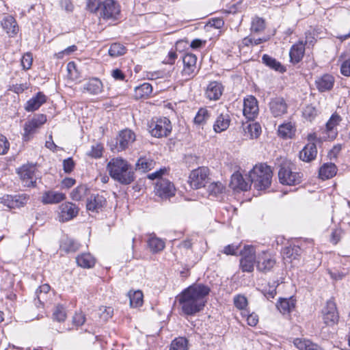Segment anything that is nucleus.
<instances>
[{"mask_svg":"<svg viewBox=\"0 0 350 350\" xmlns=\"http://www.w3.org/2000/svg\"><path fill=\"white\" fill-rule=\"evenodd\" d=\"M210 293L208 286L197 284L185 288L176 299L181 311L186 315H193L203 310Z\"/></svg>","mask_w":350,"mask_h":350,"instance_id":"f257e3e1","label":"nucleus"},{"mask_svg":"<svg viewBox=\"0 0 350 350\" xmlns=\"http://www.w3.org/2000/svg\"><path fill=\"white\" fill-rule=\"evenodd\" d=\"M107 169L111 177L122 185H129L135 180L133 167L121 157L111 159Z\"/></svg>","mask_w":350,"mask_h":350,"instance_id":"f03ea898","label":"nucleus"},{"mask_svg":"<svg viewBox=\"0 0 350 350\" xmlns=\"http://www.w3.org/2000/svg\"><path fill=\"white\" fill-rule=\"evenodd\" d=\"M273 172L270 166L265 163L256 165L248 174V179L256 189L265 190L271 184Z\"/></svg>","mask_w":350,"mask_h":350,"instance_id":"7ed1b4c3","label":"nucleus"},{"mask_svg":"<svg viewBox=\"0 0 350 350\" xmlns=\"http://www.w3.org/2000/svg\"><path fill=\"white\" fill-rule=\"evenodd\" d=\"M278 178L283 185H295L301 182V175L298 172H293L290 163H284L280 165Z\"/></svg>","mask_w":350,"mask_h":350,"instance_id":"20e7f679","label":"nucleus"},{"mask_svg":"<svg viewBox=\"0 0 350 350\" xmlns=\"http://www.w3.org/2000/svg\"><path fill=\"white\" fill-rule=\"evenodd\" d=\"M209 180V170L206 167H200L192 170L189 176L190 186L195 189L206 187Z\"/></svg>","mask_w":350,"mask_h":350,"instance_id":"39448f33","label":"nucleus"},{"mask_svg":"<svg viewBox=\"0 0 350 350\" xmlns=\"http://www.w3.org/2000/svg\"><path fill=\"white\" fill-rule=\"evenodd\" d=\"M149 131L153 137H166L171 133L172 124L167 118L152 119L149 124Z\"/></svg>","mask_w":350,"mask_h":350,"instance_id":"423d86ee","label":"nucleus"},{"mask_svg":"<svg viewBox=\"0 0 350 350\" xmlns=\"http://www.w3.org/2000/svg\"><path fill=\"white\" fill-rule=\"evenodd\" d=\"M37 168L35 165L27 164L18 170V174L25 187H34L36 185Z\"/></svg>","mask_w":350,"mask_h":350,"instance_id":"0eeeda50","label":"nucleus"},{"mask_svg":"<svg viewBox=\"0 0 350 350\" xmlns=\"http://www.w3.org/2000/svg\"><path fill=\"white\" fill-rule=\"evenodd\" d=\"M46 122V117L44 114H38L31 120L25 122L24 125L23 139L29 141L37 130Z\"/></svg>","mask_w":350,"mask_h":350,"instance_id":"6e6552de","label":"nucleus"},{"mask_svg":"<svg viewBox=\"0 0 350 350\" xmlns=\"http://www.w3.org/2000/svg\"><path fill=\"white\" fill-rule=\"evenodd\" d=\"M175 191L173 183L167 179L159 178L155 184L154 192L161 198L166 199L174 196Z\"/></svg>","mask_w":350,"mask_h":350,"instance_id":"1a4fd4ad","label":"nucleus"},{"mask_svg":"<svg viewBox=\"0 0 350 350\" xmlns=\"http://www.w3.org/2000/svg\"><path fill=\"white\" fill-rule=\"evenodd\" d=\"M242 258L240 260V266L243 271L252 272L256 260L255 251L252 246H245L242 252Z\"/></svg>","mask_w":350,"mask_h":350,"instance_id":"9d476101","label":"nucleus"},{"mask_svg":"<svg viewBox=\"0 0 350 350\" xmlns=\"http://www.w3.org/2000/svg\"><path fill=\"white\" fill-rule=\"evenodd\" d=\"M135 140V134L130 129L121 131L116 139L115 150L118 152L127 148Z\"/></svg>","mask_w":350,"mask_h":350,"instance_id":"9b49d317","label":"nucleus"},{"mask_svg":"<svg viewBox=\"0 0 350 350\" xmlns=\"http://www.w3.org/2000/svg\"><path fill=\"white\" fill-rule=\"evenodd\" d=\"M100 14L105 19H115L120 12L119 5L113 0H105L100 8Z\"/></svg>","mask_w":350,"mask_h":350,"instance_id":"f8f14e48","label":"nucleus"},{"mask_svg":"<svg viewBox=\"0 0 350 350\" xmlns=\"http://www.w3.org/2000/svg\"><path fill=\"white\" fill-rule=\"evenodd\" d=\"M58 208V219L62 222L71 220L79 213V208L75 204L69 202L62 203Z\"/></svg>","mask_w":350,"mask_h":350,"instance_id":"ddd939ff","label":"nucleus"},{"mask_svg":"<svg viewBox=\"0 0 350 350\" xmlns=\"http://www.w3.org/2000/svg\"><path fill=\"white\" fill-rule=\"evenodd\" d=\"M106 204L107 200L104 196L98 193L92 194L87 199L86 208L92 213H99L103 211Z\"/></svg>","mask_w":350,"mask_h":350,"instance_id":"4468645a","label":"nucleus"},{"mask_svg":"<svg viewBox=\"0 0 350 350\" xmlns=\"http://www.w3.org/2000/svg\"><path fill=\"white\" fill-rule=\"evenodd\" d=\"M323 321L327 325H332L337 323L338 314L336 304L332 300L327 301L326 307L323 310Z\"/></svg>","mask_w":350,"mask_h":350,"instance_id":"2eb2a0df","label":"nucleus"},{"mask_svg":"<svg viewBox=\"0 0 350 350\" xmlns=\"http://www.w3.org/2000/svg\"><path fill=\"white\" fill-rule=\"evenodd\" d=\"M269 110L274 117H280L287 112V104L281 97H275L269 102Z\"/></svg>","mask_w":350,"mask_h":350,"instance_id":"dca6fc26","label":"nucleus"},{"mask_svg":"<svg viewBox=\"0 0 350 350\" xmlns=\"http://www.w3.org/2000/svg\"><path fill=\"white\" fill-rule=\"evenodd\" d=\"M243 115L250 120L254 119L258 112V106L256 98L250 96L244 99Z\"/></svg>","mask_w":350,"mask_h":350,"instance_id":"f3484780","label":"nucleus"},{"mask_svg":"<svg viewBox=\"0 0 350 350\" xmlns=\"http://www.w3.org/2000/svg\"><path fill=\"white\" fill-rule=\"evenodd\" d=\"M66 199V195L64 193L55 190L45 191L42 193L41 202L44 204H57Z\"/></svg>","mask_w":350,"mask_h":350,"instance_id":"a211bd4d","label":"nucleus"},{"mask_svg":"<svg viewBox=\"0 0 350 350\" xmlns=\"http://www.w3.org/2000/svg\"><path fill=\"white\" fill-rule=\"evenodd\" d=\"M184 68L182 72L183 76L191 77L196 69L197 57L195 55L187 53L183 58Z\"/></svg>","mask_w":350,"mask_h":350,"instance_id":"6ab92c4d","label":"nucleus"},{"mask_svg":"<svg viewBox=\"0 0 350 350\" xmlns=\"http://www.w3.org/2000/svg\"><path fill=\"white\" fill-rule=\"evenodd\" d=\"M224 87L217 81H211L205 92L206 98L211 100H217L222 95Z\"/></svg>","mask_w":350,"mask_h":350,"instance_id":"aec40b11","label":"nucleus"},{"mask_svg":"<svg viewBox=\"0 0 350 350\" xmlns=\"http://www.w3.org/2000/svg\"><path fill=\"white\" fill-rule=\"evenodd\" d=\"M341 121V118L336 113L332 114L325 125V131L327 137L334 139L338 135L337 126Z\"/></svg>","mask_w":350,"mask_h":350,"instance_id":"412c9836","label":"nucleus"},{"mask_svg":"<svg viewBox=\"0 0 350 350\" xmlns=\"http://www.w3.org/2000/svg\"><path fill=\"white\" fill-rule=\"evenodd\" d=\"M334 77L329 74L323 75L315 81L317 88L321 92L331 90L334 85Z\"/></svg>","mask_w":350,"mask_h":350,"instance_id":"4be33fe9","label":"nucleus"},{"mask_svg":"<svg viewBox=\"0 0 350 350\" xmlns=\"http://www.w3.org/2000/svg\"><path fill=\"white\" fill-rule=\"evenodd\" d=\"M275 260L270 255L263 253L262 256L258 257L257 261V269L263 272L270 271L275 265Z\"/></svg>","mask_w":350,"mask_h":350,"instance_id":"5701e85b","label":"nucleus"},{"mask_svg":"<svg viewBox=\"0 0 350 350\" xmlns=\"http://www.w3.org/2000/svg\"><path fill=\"white\" fill-rule=\"evenodd\" d=\"M46 100V96L42 92H38L35 96L27 102L25 109L27 111H34L38 109Z\"/></svg>","mask_w":350,"mask_h":350,"instance_id":"b1692460","label":"nucleus"},{"mask_svg":"<svg viewBox=\"0 0 350 350\" xmlns=\"http://www.w3.org/2000/svg\"><path fill=\"white\" fill-rule=\"evenodd\" d=\"M317 154V146L314 143L306 144L299 152V159L305 162H310L315 159Z\"/></svg>","mask_w":350,"mask_h":350,"instance_id":"393cba45","label":"nucleus"},{"mask_svg":"<svg viewBox=\"0 0 350 350\" xmlns=\"http://www.w3.org/2000/svg\"><path fill=\"white\" fill-rule=\"evenodd\" d=\"M230 123V118L228 112L221 113L215 120L213 129L216 133H221L229 127Z\"/></svg>","mask_w":350,"mask_h":350,"instance_id":"a878e982","label":"nucleus"},{"mask_svg":"<svg viewBox=\"0 0 350 350\" xmlns=\"http://www.w3.org/2000/svg\"><path fill=\"white\" fill-rule=\"evenodd\" d=\"M305 53V45L302 42H299L292 46L289 55L291 62L297 64L299 62Z\"/></svg>","mask_w":350,"mask_h":350,"instance_id":"bb28decb","label":"nucleus"},{"mask_svg":"<svg viewBox=\"0 0 350 350\" xmlns=\"http://www.w3.org/2000/svg\"><path fill=\"white\" fill-rule=\"evenodd\" d=\"M1 25L10 36H14L18 31L17 23L12 16H6L1 21Z\"/></svg>","mask_w":350,"mask_h":350,"instance_id":"cd10ccee","label":"nucleus"},{"mask_svg":"<svg viewBox=\"0 0 350 350\" xmlns=\"http://www.w3.org/2000/svg\"><path fill=\"white\" fill-rule=\"evenodd\" d=\"M293 344L299 350H323L320 346L306 338H295Z\"/></svg>","mask_w":350,"mask_h":350,"instance_id":"c85d7f7f","label":"nucleus"},{"mask_svg":"<svg viewBox=\"0 0 350 350\" xmlns=\"http://www.w3.org/2000/svg\"><path fill=\"white\" fill-rule=\"evenodd\" d=\"M231 185L234 188H238L243 191L248 190L251 187L250 179L246 181L239 173H234L231 177Z\"/></svg>","mask_w":350,"mask_h":350,"instance_id":"c756f323","label":"nucleus"},{"mask_svg":"<svg viewBox=\"0 0 350 350\" xmlns=\"http://www.w3.org/2000/svg\"><path fill=\"white\" fill-rule=\"evenodd\" d=\"M103 89V83L100 80L97 78H93L89 80L83 85V91H86L92 94H98L101 92Z\"/></svg>","mask_w":350,"mask_h":350,"instance_id":"7c9ffc66","label":"nucleus"},{"mask_svg":"<svg viewBox=\"0 0 350 350\" xmlns=\"http://www.w3.org/2000/svg\"><path fill=\"white\" fill-rule=\"evenodd\" d=\"M337 168L334 163H325L319 170V177L323 179H329L336 174Z\"/></svg>","mask_w":350,"mask_h":350,"instance_id":"2f4dec72","label":"nucleus"},{"mask_svg":"<svg viewBox=\"0 0 350 350\" xmlns=\"http://www.w3.org/2000/svg\"><path fill=\"white\" fill-rule=\"evenodd\" d=\"M77 263L83 268H91L95 264V258L90 253H84L76 258Z\"/></svg>","mask_w":350,"mask_h":350,"instance_id":"473e14b6","label":"nucleus"},{"mask_svg":"<svg viewBox=\"0 0 350 350\" xmlns=\"http://www.w3.org/2000/svg\"><path fill=\"white\" fill-rule=\"evenodd\" d=\"M278 309L282 314L289 313L295 306V300L291 299H280L276 305Z\"/></svg>","mask_w":350,"mask_h":350,"instance_id":"72a5a7b5","label":"nucleus"},{"mask_svg":"<svg viewBox=\"0 0 350 350\" xmlns=\"http://www.w3.org/2000/svg\"><path fill=\"white\" fill-rule=\"evenodd\" d=\"M154 165L155 162L152 159L142 157L139 158L136 163V170L146 172L154 168Z\"/></svg>","mask_w":350,"mask_h":350,"instance_id":"f704fd0d","label":"nucleus"},{"mask_svg":"<svg viewBox=\"0 0 350 350\" xmlns=\"http://www.w3.org/2000/svg\"><path fill=\"white\" fill-rule=\"evenodd\" d=\"M262 59L263 63L271 68L280 72L285 71L284 66L280 64V62L277 61L275 59L269 56L268 55H264Z\"/></svg>","mask_w":350,"mask_h":350,"instance_id":"c9c22d12","label":"nucleus"},{"mask_svg":"<svg viewBox=\"0 0 350 350\" xmlns=\"http://www.w3.org/2000/svg\"><path fill=\"white\" fill-rule=\"evenodd\" d=\"M130 299V305L131 307L137 308L141 306L143 304V293L141 291L129 293Z\"/></svg>","mask_w":350,"mask_h":350,"instance_id":"e433bc0d","label":"nucleus"},{"mask_svg":"<svg viewBox=\"0 0 350 350\" xmlns=\"http://www.w3.org/2000/svg\"><path fill=\"white\" fill-rule=\"evenodd\" d=\"M278 134L283 138H291L294 133V126L291 122L284 123L278 127Z\"/></svg>","mask_w":350,"mask_h":350,"instance_id":"4c0bfd02","label":"nucleus"},{"mask_svg":"<svg viewBox=\"0 0 350 350\" xmlns=\"http://www.w3.org/2000/svg\"><path fill=\"white\" fill-rule=\"evenodd\" d=\"M150 249L153 252H158L163 250L165 247L164 241L157 237H152L149 239L148 242Z\"/></svg>","mask_w":350,"mask_h":350,"instance_id":"58836bf2","label":"nucleus"},{"mask_svg":"<svg viewBox=\"0 0 350 350\" xmlns=\"http://www.w3.org/2000/svg\"><path fill=\"white\" fill-rule=\"evenodd\" d=\"M88 189L85 185H81L74 189L71 193L70 197L73 200L79 201L87 196Z\"/></svg>","mask_w":350,"mask_h":350,"instance_id":"ea45409f","label":"nucleus"},{"mask_svg":"<svg viewBox=\"0 0 350 350\" xmlns=\"http://www.w3.org/2000/svg\"><path fill=\"white\" fill-rule=\"evenodd\" d=\"M135 96L137 98H144L150 95L152 92V85L148 83H144L135 89Z\"/></svg>","mask_w":350,"mask_h":350,"instance_id":"a19ab883","label":"nucleus"},{"mask_svg":"<svg viewBox=\"0 0 350 350\" xmlns=\"http://www.w3.org/2000/svg\"><path fill=\"white\" fill-rule=\"evenodd\" d=\"M265 21L262 18L255 16L252 18L250 28L252 32H262L265 29Z\"/></svg>","mask_w":350,"mask_h":350,"instance_id":"79ce46f5","label":"nucleus"},{"mask_svg":"<svg viewBox=\"0 0 350 350\" xmlns=\"http://www.w3.org/2000/svg\"><path fill=\"white\" fill-rule=\"evenodd\" d=\"M210 118V113L206 108H200L194 118L196 124L203 125Z\"/></svg>","mask_w":350,"mask_h":350,"instance_id":"37998d69","label":"nucleus"},{"mask_svg":"<svg viewBox=\"0 0 350 350\" xmlns=\"http://www.w3.org/2000/svg\"><path fill=\"white\" fill-rule=\"evenodd\" d=\"M126 48L120 43H113L109 49V54L113 57L121 56L126 53Z\"/></svg>","mask_w":350,"mask_h":350,"instance_id":"c03bdc74","label":"nucleus"},{"mask_svg":"<svg viewBox=\"0 0 350 350\" xmlns=\"http://www.w3.org/2000/svg\"><path fill=\"white\" fill-rule=\"evenodd\" d=\"M234 306L242 312L247 311L246 308L248 305L247 299L243 295H237L233 299Z\"/></svg>","mask_w":350,"mask_h":350,"instance_id":"a18cd8bd","label":"nucleus"},{"mask_svg":"<svg viewBox=\"0 0 350 350\" xmlns=\"http://www.w3.org/2000/svg\"><path fill=\"white\" fill-rule=\"evenodd\" d=\"M170 350H187V340L183 337L174 339L171 343Z\"/></svg>","mask_w":350,"mask_h":350,"instance_id":"49530a36","label":"nucleus"},{"mask_svg":"<svg viewBox=\"0 0 350 350\" xmlns=\"http://www.w3.org/2000/svg\"><path fill=\"white\" fill-rule=\"evenodd\" d=\"M245 130L250 134L251 138H257L261 133V126L258 122H252L249 124Z\"/></svg>","mask_w":350,"mask_h":350,"instance_id":"de8ad7c7","label":"nucleus"},{"mask_svg":"<svg viewBox=\"0 0 350 350\" xmlns=\"http://www.w3.org/2000/svg\"><path fill=\"white\" fill-rule=\"evenodd\" d=\"M29 200V196L26 193L14 196V208L24 206Z\"/></svg>","mask_w":350,"mask_h":350,"instance_id":"09e8293b","label":"nucleus"},{"mask_svg":"<svg viewBox=\"0 0 350 350\" xmlns=\"http://www.w3.org/2000/svg\"><path fill=\"white\" fill-rule=\"evenodd\" d=\"M51 286L48 284L41 285L36 291V296L40 303L45 299L46 294L49 292Z\"/></svg>","mask_w":350,"mask_h":350,"instance_id":"8fccbe9b","label":"nucleus"},{"mask_svg":"<svg viewBox=\"0 0 350 350\" xmlns=\"http://www.w3.org/2000/svg\"><path fill=\"white\" fill-rule=\"evenodd\" d=\"M79 247V243L70 239H66L62 244V247L66 252H75Z\"/></svg>","mask_w":350,"mask_h":350,"instance_id":"3c124183","label":"nucleus"},{"mask_svg":"<svg viewBox=\"0 0 350 350\" xmlns=\"http://www.w3.org/2000/svg\"><path fill=\"white\" fill-rule=\"evenodd\" d=\"M224 189L223 184L220 182H213L208 185V191L210 194L217 195Z\"/></svg>","mask_w":350,"mask_h":350,"instance_id":"603ef678","label":"nucleus"},{"mask_svg":"<svg viewBox=\"0 0 350 350\" xmlns=\"http://www.w3.org/2000/svg\"><path fill=\"white\" fill-rule=\"evenodd\" d=\"M53 319L59 322L64 321L66 318V312L65 308L62 306H57L53 314Z\"/></svg>","mask_w":350,"mask_h":350,"instance_id":"864d4df0","label":"nucleus"},{"mask_svg":"<svg viewBox=\"0 0 350 350\" xmlns=\"http://www.w3.org/2000/svg\"><path fill=\"white\" fill-rule=\"evenodd\" d=\"M241 314L243 317H247V324L250 326L254 327L258 323V316L254 312L250 314L249 312L247 310L241 312Z\"/></svg>","mask_w":350,"mask_h":350,"instance_id":"5fc2aeb1","label":"nucleus"},{"mask_svg":"<svg viewBox=\"0 0 350 350\" xmlns=\"http://www.w3.org/2000/svg\"><path fill=\"white\" fill-rule=\"evenodd\" d=\"M317 114V111L314 107L312 105H307L303 111L304 117L309 120H312Z\"/></svg>","mask_w":350,"mask_h":350,"instance_id":"6e6d98bb","label":"nucleus"},{"mask_svg":"<svg viewBox=\"0 0 350 350\" xmlns=\"http://www.w3.org/2000/svg\"><path fill=\"white\" fill-rule=\"evenodd\" d=\"M33 57L30 53H25L21 59V66L24 70H29L32 65Z\"/></svg>","mask_w":350,"mask_h":350,"instance_id":"4d7b16f0","label":"nucleus"},{"mask_svg":"<svg viewBox=\"0 0 350 350\" xmlns=\"http://www.w3.org/2000/svg\"><path fill=\"white\" fill-rule=\"evenodd\" d=\"M103 154V146L101 144H96L92 146L91 150L88 154L93 158H100Z\"/></svg>","mask_w":350,"mask_h":350,"instance_id":"13d9d810","label":"nucleus"},{"mask_svg":"<svg viewBox=\"0 0 350 350\" xmlns=\"http://www.w3.org/2000/svg\"><path fill=\"white\" fill-rule=\"evenodd\" d=\"M10 148V143L7 138L0 134V154H5Z\"/></svg>","mask_w":350,"mask_h":350,"instance_id":"bf43d9fd","label":"nucleus"},{"mask_svg":"<svg viewBox=\"0 0 350 350\" xmlns=\"http://www.w3.org/2000/svg\"><path fill=\"white\" fill-rule=\"evenodd\" d=\"M75 163L72 158H68L63 161V168L66 173H70L74 168Z\"/></svg>","mask_w":350,"mask_h":350,"instance_id":"052dcab7","label":"nucleus"},{"mask_svg":"<svg viewBox=\"0 0 350 350\" xmlns=\"http://www.w3.org/2000/svg\"><path fill=\"white\" fill-rule=\"evenodd\" d=\"M100 5L99 0H88L87 2V8L92 12H95L100 9Z\"/></svg>","mask_w":350,"mask_h":350,"instance_id":"680f3d73","label":"nucleus"},{"mask_svg":"<svg viewBox=\"0 0 350 350\" xmlns=\"http://www.w3.org/2000/svg\"><path fill=\"white\" fill-rule=\"evenodd\" d=\"M1 203L10 208H14V196L6 195L1 198Z\"/></svg>","mask_w":350,"mask_h":350,"instance_id":"e2e57ef3","label":"nucleus"},{"mask_svg":"<svg viewBox=\"0 0 350 350\" xmlns=\"http://www.w3.org/2000/svg\"><path fill=\"white\" fill-rule=\"evenodd\" d=\"M340 72L346 77L350 76V58L345 60L341 65Z\"/></svg>","mask_w":350,"mask_h":350,"instance_id":"0e129e2a","label":"nucleus"},{"mask_svg":"<svg viewBox=\"0 0 350 350\" xmlns=\"http://www.w3.org/2000/svg\"><path fill=\"white\" fill-rule=\"evenodd\" d=\"M102 309H103V310L100 314L101 318L107 321L112 317L113 309L111 307H103L100 310Z\"/></svg>","mask_w":350,"mask_h":350,"instance_id":"69168bd1","label":"nucleus"},{"mask_svg":"<svg viewBox=\"0 0 350 350\" xmlns=\"http://www.w3.org/2000/svg\"><path fill=\"white\" fill-rule=\"evenodd\" d=\"M73 323L77 326L82 325L85 321V316L82 313H76L73 317Z\"/></svg>","mask_w":350,"mask_h":350,"instance_id":"338daca9","label":"nucleus"},{"mask_svg":"<svg viewBox=\"0 0 350 350\" xmlns=\"http://www.w3.org/2000/svg\"><path fill=\"white\" fill-rule=\"evenodd\" d=\"M237 250V246H235L234 245H228L224 247L222 252L226 255H234Z\"/></svg>","mask_w":350,"mask_h":350,"instance_id":"774afa93","label":"nucleus"}]
</instances>
